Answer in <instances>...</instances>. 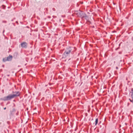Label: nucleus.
<instances>
[{"label":"nucleus","instance_id":"obj_9","mask_svg":"<svg viewBox=\"0 0 133 133\" xmlns=\"http://www.w3.org/2000/svg\"><path fill=\"white\" fill-rule=\"evenodd\" d=\"M129 100L130 101L132 102V103H133V99H132V100H131L130 99H129Z\"/></svg>","mask_w":133,"mask_h":133},{"label":"nucleus","instance_id":"obj_7","mask_svg":"<svg viewBox=\"0 0 133 133\" xmlns=\"http://www.w3.org/2000/svg\"><path fill=\"white\" fill-rule=\"evenodd\" d=\"M98 118H96V120H95V125H96L98 123Z\"/></svg>","mask_w":133,"mask_h":133},{"label":"nucleus","instance_id":"obj_5","mask_svg":"<svg viewBox=\"0 0 133 133\" xmlns=\"http://www.w3.org/2000/svg\"><path fill=\"white\" fill-rule=\"evenodd\" d=\"M12 56L10 55L9 56L6 57L7 61H11L12 58Z\"/></svg>","mask_w":133,"mask_h":133},{"label":"nucleus","instance_id":"obj_17","mask_svg":"<svg viewBox=\"0 0 133 133\" xmlns=\"http://www.w3.org/2000/svg\"><path fill=\"white\" fill-rule=\"evenodd\" d=\"M85 70H87L85 68Z\"/></svg>","mask_w":133,"mask_h":133},{"label":"nucleus","instance_id":"obj_4","mask_svg":"<svg viewBox=\"0 0 133 133\" xmlns=\"http://www.w3.org/2000/svg\"><path fill=\"white\" fill-rule=\"evenodd\" d=\"M21 45L22 48L26 49L27 48L28 44L26 42H23L21 43Z\"/></svg>","mask_w":133,"mask_h":133},{"label":"nucleus","instance_id":"obj_8","mask_svg":"<svg viewBox=\"0 0 133 133\" xmlns=\"http://www.w3.org/2000/svg\"><path fill=\"white\" fill-rule=\"evenodd\" d=\"M3 62H5L6 61H7V58H5L3 59Z\"/></svg>","mask_w":133,"mask_h":133},{"label":"nucleus","instance_id":"obj_15","mask_svg":"<svg viewBox=\"0 0 133 133\" xmlns=\"http://www.w3.org/2000/svg\"><path fill=\"white\" fill-rule=\"evenodd\" d=\"M6 109V107H5V108H4V110H5V109Z\"/></svg>","mask_w":133,"mask_h":133},{"label":"nucleus","instance_id":"obj_11","mask_svg":"<svg viewBox=\"0 0 133 133\" xmlns=\"http://www.w3.org/2000/svg\"><path fill=\"white\" fill-rule=\"evenodd\" d=\"M12 110H13V111H15V109L14 108H13V109H12Z\"/></svg>","mask_w":133,"mask_h":133},{"label":"nucleus","instance_id":"obj_19","mask_svg":"<svg viewBox=\"0 0 133 133\" xmlns=\"http://www.w3.org/2000/svg\"><path fill=\"white\" fill-rule=\"evenodd\" d=\"M7 76H9V75H7Z\"/></svg>","mask_w":133,"mask_h":133},{"label":"nucleus","instance_id":"obj_6","mask_svg":"<svg viewBox=\"0 0 133 133\" xmlns=\"http://www.w3.org/2000/svg\"><path fill=\"white\" fill-rule=\"evenodd\" d=\"M131 92H130V93L131 94V97L133 99V88H132L131 89Z\"/></svg>","mask_w":133,"mask_h":133},{"label":"nucleus","instance_id":"obj_18","mask_svg":"<svg viewBox=\"0 0 133 133\" xmlns=\"http://www.w3.org/2000/svg\"><path fill=\"white\" fill-rule=\"evenodd\" d=\"M16 23H18V22H17V21H16Z\"/></svg>","mask_w":133,"mask_h":133},{"label":"nucleus","instance_id":"obj_20","mask_svg":"<svg viewBox=\"0 0 133 133\" xmlns=\"http://www.w3.org/2000/svg\"><path fill=\"white\" fill-rule=\"evenodd\" d=\"M128 105H129V103L128 104Z\"/></svg>","mask_w":133,"mask_h":133},{"label":"nucleus","instance_id":"obj_12","mask_svg":"<svg viewBox=\"0 0 133 133\" xmlns=\"http://www.w3.org/2000/svg\"><path fill=\"white\" fill-rule=\"evenodd\" d=\"M52 10H53V11H55V8H52Z\"/></svg>","mask_w":133,"mask_h":133},{"label":"nucleus","instance_id":"obj_3","mask_svg":"<svg viewBox=\"0 0 133 133\" xmlns=\"http://www.w3.org/2000/svg\"><path fill=\"white\" fill-rule=\"evenodd\" d=\"M84 18L86 20V22L88 24H89L91 23L90 21V18L87 16H86V15L85 14H84Z\"/></svg>","mask_w":133,"mask_h":133},{"label":"nucleus","instance_id":"obj_2","mask_svg":"<svg viewBox=\"0 0 133 133\" xmlns=\"http://www.w3.org/2000/svg\"><path fill=\"white\" fill-rule=\"evenodd\" d=\"M12 94H10L8 96L5 97L3 98V100L4 101H8L11 99L18 96L20 95V92L19 91H12Z\"/></svg>","mask_w":133,"mask_h":133},{"label":"nucleus","instance_id":"obj_16","mask_svg":"<svg viewBox=\"0 0 133 133\" xmlns=\"http://www.w3.org/2000/svg\"><path fill=\"white\" fill-rule=\"evenodd\" d=\"M11 21H13V19H12L11 20Z\"/></svg>","mask_w":133,"mask_h":133},{"label":"nucleus","instance_id":"obj_1","mask_svg":"<svg viewBox=\"0 0 133 133\" xmlns=\"http://www.w3.org/2000/svg\"><path fill=\"white\" fill-rule=\"evenodd\" d=\"M75 50V48L74 47H69L66 48L63 54V57L65 58L69 56L70 54H72Z\"/></svg>","mask_w":133,"mask_h":133},{"label":"nucleus","instance_id":"obj_13","mask_svg":"<svg viewBox=\"0 0 133 133\" xmlns=\"http://www.w3.org/2000/svg\"><path fill=\"white\" fill-rule=\"evenodd\" d=\"M85 115L86 116H87V113H86L85 114Z\"/></svg>","mask_w":133,"mask_h":133},{"label":"nucleus","instance_id":"obj_14","mask_svg":"<svg viewBox=\"0 0 133 133\" xmlns=\"http://www.w3.org/2000/svg\"><path fill=\"white\" fill-rule=\"evenodd\" d=\"M116 69H118V68L117 67H116Z\"/></svg>","mask_w":133,"mask_h":133},{"label":"nucleus","instance_id":"obj_10","mask_svg":"<svg viewBox=\"0 0 133 133\" xmlns=\"http://www.w3.org/2000/svg\"><path fill=\"white\" fill-rule=\"evenodd\" d=\"M3 22L4 23H6V21H3Z\"/></svg>","mask_w":133,"mask_h":133}]
</instances>
